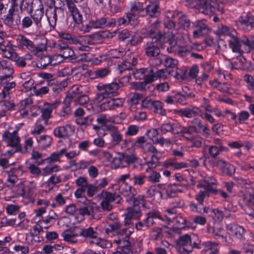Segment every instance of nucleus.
I'll return each instance as SVG.
<instances>
[{"label":"nucleus","mask_w":254,"mask_h":254,"mask_svg":"<svg viewBox=\"0 0 254 254\" xmlns=\"http://www.w3.org/2000/svg\"><path fill=\"white\" fill-rule=\"evenodd\" d=\"M140 215L138 209L133 207H128L124 220L127 228L121 229V225L117 221L110 223L105 227V232L108 235H117L114 239V243L124 253H127V250H128V247L130 246L129 236L134 231L132 220L137 219Z\"/></svg>","instance_id":"nucleus-1"},{"label":"nucleus","mask_w":254,"mask_h":254,"mask_svg":"<svg viewBox=\"0 0 254 254\" xmlns=\"http://www.w3.org/2000/svg\"><path fill=\"white\" fill-rule=\"evenodd\" d=\"M160 23V21L159 20H157L155 22L153 23L150 26L148 29H143L141 30V33L144 36H150L152 38V41L151 42H147L146 43L145 49V53L148 57H155L157 56V57H158L160 55H159L160 51L158 46V44L163 43L164 44V47L166 45L163 40L161 41L160 37H164L166 35H167V33H164L163 35L159 34L157 37H153V35L154 34Z\"/></svg>","instance_id":"nucleus-2"},{"label":"nucleus","mask_w":254,"mask_h":254,"mask_svg":"<svg viewBox=\"0 0 254 254\" xmlns=\"http://www.w3.org/2000/svg\"><path fill=\"white\" fill-rule=\"evenodd\" d=\"M232 36L227 39L229 46L233 53L239 54L243 53H249L252 48H254V38L244 37L240 39L237 36L236 31H233Z\"/></svg>","instance_id":"nucleus-3"},{"label":"nucleus","mask_w":254,"mask_h":254,"mask_svg":"<svg viewBox=\"0 0 254 254\" xmlns=\"http://www.w3.org/2000/svg\"><path fill=\"white\" fill-rule=\"evenodd\" d=\"M217 183V180L212 177H205L202 180L198 181L197 187L204 189V190L199 191L195 195V199L199 205H203L204 198L209 195L208 192L215 190Z\"/></svg>","instance_id":"nucleus-4"},{"label":"nucleus","mask_w":254,"mask_h":254,"mask_svg":"<svg viewBox=\"0 0 254 254\" xmlns=\"http://www.w3.org/2000/svg\"><path fill=\"white\" fill-rule=\"evenodd\" d=\"M46 49V47L42 46V47H37L34 50V54L36 55L39 60L37 63V66L45 68L48 65L51 64L53 65L58 64L64 61V55L62 54L55 55L51 59L50 56L45 55L43 52Z\"/></svg>","instance_id":"nucleus-5"},{"label":"nucleus","mask_w":254,"mask_h":254,"mask_svg":"<svg viewBox=\"0 0 254 254\" xmlns=\"http://www.w3.org/2000/svg\"><path fill=\"white\" fill-rule=\"evenodd\" d=\"M177 38L172 33L168 32L167 35L161 37L160 40H163L166 44L165 48H167L168 53H175L180 56H184L188 52V49L186 47L178 45L176 40Z\"/></svg>","instance_id":"nucleus-6"},{"label":"nucleus","mask_w":254,"mask_h":254,"mask_svg":"<svg viewBox=\"0 0 254 254\" xmlns=\"http://www.w3.org/2000/svg\"><path fill=\"white\" fill-rule=\"evenodd\" d=\"M154 64L159 65L164 63L166 68H172V71H175V76L177 78H183L185 75V71L179 69L177 67L178 61L167 57L164 55H161L158 57L153 59Z\"/></svg>","instance_id":"nucleus-7"},{"label":"nucleus","mask_w":254,"mask_h":254,"mask_svg":"<svg viewBox=\"0 0 254 254\" xmlns=\"http://www.w3.org/2000/svg\"><path fill=\"white\" fill-rule=\"evenodd\" d=\"M200 242L196 235L185 234L180 237L177 246L180 249H182L184 251L189 253L192 252L193 248L199 249Z\"/></svg>","instance_id":"nucleus-8"},{"label":"nucleus","mask_w":254,"mask_h":254,"mask_svg":"<svg viewBox=\"0 0 254 254\" xmlns=\"http://www.w3.org/2000/svg\"><path fill=\"white\" fill-rule=\"evenodd\" d=\"M163 216L165 217V225L173 223L179 228H183L186 226V220L181 216H176V211L175 209L164 211Z\"/></svg>","instance_id":"nucleus-9"},{"label":"nucleus","mask_w":254,"mask_h":254,"mask_svg":"<svg viewBox=\"0 0 254 254\" xmlns=\"http://www.w3.org/2000/svg\"><path fill=\"white\" fill-rule=\"evenodd\" d=\"M2 140L7 146L15 148V151H22V147L20 144V138L17 131L14 130L12 132L5 131L2 135Z\"/></svg>","instance_id":"nucleus-10"},{"label":"nucleus","mask_w":254,"mask_h":254,"mask_svg":"<svg viewBox=\"0 0 254 254\" xmlns=\"http://www.w3.org/2000/svg\"><path fill=\"white\" fill-rule=\"evenodd\" d=\"M1 19L5 25L10 28L18 26L21 23L20 16L13 6H10L7 13L3 16Z\"/></svg>","instance_id":"nucleus-11"},{"label":"nucleus","mask_w":254,"mask_h":254,"mask_svg":"<svg viewBox=\"0 0 254 254\" xmlns=\"http://www.w3.org/2000/svg\"><path fill=\"white\" fill-rule=\"evenodd\" d=\"M106 129L109 131L110 140L108 143V148L119 146L123 141V135L114 125H110L106 126Z\"/></svg>","instance_id":"nucleus-12"},{"label":"nucleus","mask_w":254,"mask_h":254,"mask_svg":"<svg viewBox=\"0 0 254 254\" xmlns=\"http://www.w3.org/2000/svg\"><path fill=\"white\" fill-rule=\"evenodd\" d=\"M136 79H143L145 83H149L156 80L154 70L151 68H139L132 72Z\"/></svg>","instance_id":"nucleus-13"},{"label":"nucleus","mask_w":254,"mask_h":254,"mask_svg":"<svg viewBox=\"0 0 254 254\" xmlns=\"http://www.w3.org/2000/svg\"><path fill=\"white\" fill-rule=\"evenodd\" d=\"M122 60L123 62L119 64L118 66V70L120 73L131 68L137 63V59L132 56L130 52H126Z\"/></svg>","instance_id":"nucleus-14"},{"label":"nucleus","mask_w":254,"mask_h":254,"mask_svg":"<svg viewBox=\"0 0 254 254\" xmlns=\"http://www.w3.org/2000/svg\"><path fill=\"white\" fill-rule=\"evenodd\" d=\"M115 19L109 18L102 17L96 20H92L87 25L86 32H89L91 28H101L105 26H113L116 24Z\"/></svg>","instance_id":"nucleus-15"},{"label":"nucleus","mask_w":254,"mask_h":254,"mask_svg":"<svg viewBox=\"0 0 254 254\" xmlns=\"http://www.w3.org/2000/svg\"><path fill=\"white\" fill-rule=\"evenodd\" d=\"M119 87V84L116 82L104 85L100 87L99 94L103 98L116 96Z\"/></svg>","instance_id":"nucleus-16"},{"label":"nucleus","mask_w":254,"mask_h":254,"mask_svg":"<svg viewBox=\"0 0 254 254\" xmlns=\"http://www.w3.org/2000/svg\"><path fill=\"white\" fill-rule=\"evenodd\" d=\"M144 6L142 2H135L132 4L130 12L127 13V17L129 22L134 23L143 12Z\"/></svg>","instance_id":"nucleus-17"},{"label":"nucleus","mask_w":254,"mask_h":254,"mask_svg":"<svg viewBox=\"0 0 254 254\" xmlns=\"http://www.w3.org/2000/svg\"><path fill=\"white\" fill-rule=\"evenodd\" d=\"M134 145L136 147L141 149L144 152H148L152 154L159 153V151L150 142H148L144 136L138 137L134 143Z\"/></svg>","instance_id":"nucleus-18"},{"label":"nucleus","mask_w":254,"mask_h":254,"mask_svg":"<svg viewBox=\"0 0 254 254\" xmlns=\"http://www.w3.org/2000/svg\"><path fill=\"white\" fill-rule=\"evenodd\" d=\"M118 196L116 192L113 193L108 191H103L102 193V200L101 203L102 209L104 210H110L112 208V202Z\"/></svg>","instance_id":"nucleus-19"},{"label":"nucleus","mask_w":254,"mask_h":254,"mask_svg":"<svg viewBox=\"0 0 254 254\" xmlns=\"http://www.w3.org/2000/svg\"><path fill=\"white\" fill-rule=\"evenodd\" d=\"M124 100L123 98H113L106 100L100 105L102 110H112L119 108L123 105Z\"/></svg>","instance_id":"nucleus-20"},{"label":"nucleus","mask_w":254,"mask_h":254,"mask_svg":"<svg viewBox=\"0 0 254 254\" xmlns=\"http://www.w3.org/2000/svg\"><path fill=\"white\" fill-rule=\"evenodd\" d=\"M186 190V187L179 183L166 186L164 188L165 193L167 197H173L178 192H183Z\"/></svg>","instance_id":"nucleus-21"},{"label":"nucleus","mask_w":254,"mask_h":254,"mask_svg":"<svg viewBox=\"0 0 254 254\" xmlns=\"http://www.w3.org/2000/svg\"><path fill=\"white\" fill-rule=\"evenodd\" d=\"M226 229L228 234L230 236L238 239H241L243 238L244 229L242 227L233 223L227 225Z\"/></svg>","instance_id":"nucleus-22"},{"label":"nucleus","mask_w":254,"mask_h":254,"mask_svg":"<svg viewBox=\"0 0 254 254\" xmlns=\"http://www.w3.org/2000/svg\"><path fill=\"white\" fill-rule=\"evenodd\" d=\"M17 45L20 48H27L31 50L34 53L35 48L33 43L24 35L19 34L17 37Z\"/></svg>","instance_id":"nucleus-23"},{"label":"nucleus","mask_w":254,"mask_h":254,"mask_svg":"<svg viewBox=\"0 0 254 254\" xmlns=\"http://www.w3.org/2000/svg\"><path fill=\"white\" fill-rule=\"evenodd\" d=\"M0 70H4L5 73L4 76H0V77H3L2 82L3 83L4 81L9 77L14 71L11 63L9 61L5 60L0 61Z\"/></svg>","instance_id":"nucleus-24"},{"label":"nucleus","mask_w":254,"mask_h":254,"mask_svg":"<svg viewBox=\"0 0 254 254\" xmlns=\"http://www.w3.org/2000/svg\"><path fill=\"white\" fill-rule=\"evenodd\" d=\"M204 125L199 119L194 118L191 121V125L188 128L185 130L184 132L187 133H199L201 132V130L204 127Z\"/></svg>","instance_id":"nucleus-25"},{"label":"nucleus","mask_w":254,"mask_h":254,"mask_svg":"<svg viewBox=\"0 0 254 254\" xmlns=\"http://www.w3.org/2000/svg\"><path fill=\"white\" fill-rule=\"evenodd\" d=\"M67 6L74 21L79 24L82 22V16L78 11L74 3L67 1Z\"/></svg>","instance_id":"nucleus-26"},{"label":"nucleus","mask_w":254,"mask_h":254,"mask_svg":"<svg viewBox=\"0 0 254 254\" xmlns=\"http://www.w3.org/2000/svg\"><path fill=\"white\" fill-rule=\"evenodd\" d=\"M17 171V170L15 168H13L10 171H6L7 178L5 182V185L7 188H12L18 182L19 179L16 174Z\"/></svg>","instance_id":"nucleus-27"},{"label":"nucleus","mask_w":254,"mask_h":254,"mask_svg":"<svg viewBox=\"0 0 254 254\" xmlns=\"http://www.w3.org/2000/svg\"><path fill=\"white\" fill-rule=\"evenodd\" d=\"M179 113L182 117L192 118L200 116L201 114V109L196 106H193L181 110Z\"/></svg>","instance_id":"nucleus-28"},{"label":"nucleus","mask_w":254,"mask_h":254,"mask_svg":"<svg viewBox=\"0 0 254 254\" xmlns=\"http://www.w3.org/2000/svg\"><path fill=\"white\" fill-rule=\"evenodd\" d=\"M44 15V9L42 6L36 9L34 13L31 15V17L33 20L34 23L36 28L40 29L41 28V20Z\"/></svg>","instance_id":"nucleus-29"},{"label":"nucleus","mask_w":254,"mask_h":254,"mask_svg":"<svg viewBox=\"0 0 254 254\" xmlns=\"http://www.w3.org/2000/svg\"><path fill=\"white\" fill-rule=\"evenodd\" d=\"M218 244L216 242L208 241L202 244V252L208 254H217L218 252Z\"/></svg>","instance_id":"nucleus-30"},{"label":"nucleus","mask_w":254,"mask_h":254,"mask_svg":"<svg viewBox=\"0 0 254 254\" xmlns=\"http://www.w3.org/2000/svg\"><path fill=\"white\" fill-rule=\"evenodd\" d=\"M80 235L85 237L86 240L90 243H91V241H92L93 239H95L98 237V233L96 229L91 227H88L81 230Z\"/></svg>","instance_id":"nucleus-31"},{"label":"nucleus","mask_w":254,"mask_h":254,"mask_svg":"<svg viewBox=\"0 0 254 254\" xmlns=\"http://www.w3.org/2000/svg\"><path fill=\"white\" fill-rule=\"evenodd\" d=\"M146 12L151 17H155L159 13V7L158 2L152 0H149V3L145 7Z\"/></svg>","instance_id":"nucleus-32"},{"label":"nucleus","mask_w":254,"mask_h":254,"mask_svg":"<svg viewBox=\"0 0 254 254\" xmlns=\"http://www.w3.org/2000/svg\"><path fill=\"white\" fill-rule=\"evenodd\" d=\"M154 219L162 220L165 222V217L163 218L158 211H155L150 212L147 214L146 218L144 219L145 225L147 226V227L151 226L155 223L153 220Z\"/></svg>","instance_id":"nucleus-33"},{"label":"nucleus","mask_w":254,"mask_h":254,"mask_svg":"<svg viewBox=\"0 0 254 254\" xmlns=\"http://www.w3.org/2000/svg\"><path fill=\"white\" fill-rule=\"evenodd\" d=\"M125 153L118 152L114 157L112 164L115 168L127 167V165L125 164Z\"/></svg>","instance_id":"nucleus-34"},{"label":"nucleus","mask_w":254,"mask_h":254,"mask_svg":"<svg viewBox=\"0 0 254 254\" xmlns=\"http://www.w3.org/2000/svg\"><path fill=\"white\" fill-rule=\"evenodd\" d=\"M191 133L183 132V136L188 140L191 142V146L196 148L200 147L201 146L202 139L201 137L196 136H191Z\"/></svg>","instance_id":"nucleus-35"},{"label":"nucleus","mask_w":254,"mask_h":254,"mask_svg":"<svg viewBox=\"0 0 254 254\" xmlns=\"http://www.w3.org/2000/svg\"><path fill=\"white\" fill-rule=\"evenodd\" d=\"M37 141L40 148L45 149L51 145L53 139L50 135H43L37 138Z\"/></svg>","instance_id":"nucleus-36"},{"label":"nucleus","mask_w":254,"mask_h":254,"mask_svg":"<svg viewBox=\"0 0 254 254\" xmlns=\"http://www.w3.org/2000/svg\"><path fill=\"white\" fill-rule=\"evenodd\" d=\"M59 104V103H56L45 105L42 109V118L45 119H49L53 109L56 108Z\"/></svg>","instance_id":"nucleus-37"},{"label":"nucleus","mask_w":254,"mask_h":254,"mask_svg":"<svg viewBox=\"0 0 254 254\" xmlns=\"http://www.w3.org/2000/svg\"><path fill=\"white\" fill-rule=\"evenodd\" d=\"M227 149V147L224 146L217 147L216 145H210L208 148V152L212 158H216V157L219 155L221 152L225 151Z\"/></svg>","instance_id":"nucleus-38"},{"label":"nucleus","mask_w":254,"mask_h":254,"mask_svg":"<svg viewBox=\"0 0 254 254\" xmlns=\"http://www.w3.org/2000/svg\"><path fill=\"white\" fill-rule=\"evenodd\" d=\"M59 170V166L57 165L47 164L46 166L42 169L41 175L43 176H46Z\"/></svg>","instance_id":"nucleus-39"},{"label":"nucleus","mask_w":254,"mask_h":254,"mask_svg":"<svg viewBox=\"0 0 254 254\" xmlns=\"http://www.w3.org/2000/svg\"><path fill=\"white\" fill-rule=\"evenodd\" d=\"M64 154V148L61 149L58 152L52 153L51 155L47 158V164H52L60 161L61 158Z\"/></svg>","instance_id":"nucleus-40"},{"label":"nucleus","mask_w":254,"mask_h":254,"mask_svg":"<svg viewBox=\"0 0 254 254\" xmlns=\"http://www.w3.org/2000/svg\"><path fill=\"white\" fill-rule=\"evenodd\" d=\"M127 52L130 51H125L123 48L112 49L108 52V56L112 58H120L121 57L123 58Z\"/></svg>","instance_id":"nucleus-41"},{"label":"nucleus","mask_w":254,"mask_h":254,"mask_svg":"<svg viewBox=\"0 0 254 254\" xmlns=\"http://www.w3.org/2000/svg\"><path fill=\"white\" fill-rule=\"evenodd\" d=\"M179 23L180 26L185 30H188L190 26V20L186 15L182 13L178 14Z\"/></svg>","instance_id":"nucleus-42"},{"label":"nucleus","mask_w":254,"mask_h":254,"mask_svg":"<svg viewBox=\"0 0 254 254\" xmlns=\"http://www.w3.org/2000/svg\"><path fill=\"white\" fill-rule=\"evenodd\" d=\"M3 55L4 58L10 59L12 61L16 60L18 58V55L11 45H8V48L3 53Z\"/></svg>","instance_id":"nucleus-43"},{"label":"nucleus","mask_w":254,"mask_h":254,"mask_svg":"<svg viewBox=\"0 0 254 254\" xmlns=\"http://www.w3.org/2000/svg\"><path fill=\"white\" fill-rule=\"evenodd\" d=\"M91 244H94L102 248H109L112 247V243L110 241L100 239L98 237L91 241Z\"/></svg>","instance_id":"nucleus-44"},{"label":"nucleus","mask_w":254,"mask_h":254,"mask_svg":"<svg viewBox=\"0 0 254 254\" xmlns=\"http://www.w3.org/2000/svg\"><path fill=\"white\" fill-rule=\"evenodd\" d=\"M155 113L164 115L165 114V110L163 108V103L158 100H154L153 105L152 108Z\"/></svg>","instance_id":"nucleus-45"},{"label":"nucleus","mask_w":254,"mask_h":254,"mask_svg":"<svg viewBox=\"0 0 254 254\" xmlns=\"http://www.w3.org/2000/svg\"><path fill=\"white\" fill-rule=\"evenodd\" d=\"M74 131V127L70 125H66L64 126V132H66V135L67 137L64 136V142H67L68 146L71 144V141L69 138V136L72 134Z\"/></svg>","instance_id":"nucleus-46"},{"label":"nucleus","mask_w":254,"mask_h":254,"mask_svg":"<svg viewBox=\"0 0 254 254\" xmlns=\"http://www.w3.org/2000/svg\"><path fill=\"white\" fill-rule=\"evenodd\" d=\"M80 90L79 86L77 85H73L71 88L67 92L65 97V100H69L74 98L76 96L79 92Z\"/></svg>","instance_id":"nucleus-47"},{"label":"nucleus","mask_w":254,"mask_h":254,"mask_svg":"<svg viewBox=\"0 0 254 254\" xmlns=\"http://www.w3.org/2000/svg\"><path fill=\"white\" fill-rule=\"evenodd\" d=\"M209 162L213 166H216L221 171L227 165V162L221 158H213L209 160Z\"/></svg>","instance_id":"nucleus-48"},{"label":"nucleus","mask_w":254,"mask_h":254,"mask_svg":"<svg viewBox=\"0 0 254 254\" xmlns=\"http://www.w3.org/2000/svg\"><path fill=\"white\" fill-rule=\"evenodd\" d=\"M20 206L15 204H8L6 207L5 210L6 213L10 215H16L19 212Z\"/></svg>","instance_id":"nucleus-49"},{"label":"nucleus","mask_w":254,"mask_h":254,"mask_svg":"<svg viewBox=\"0 0 254 254\" xmlns=\"http://www.w3.org/2000/svg\"><path fill=\"white\" fill-rule=\"evenodd\" d=\"M233 31H236L234 29H230L226 26L222 25L219 28L218 30V33L220 35H224L226 36L228 38H229L230 37L232 36V33Z\"/></svg>","instance_id":"nucleus-50"},{"label":"nucleus","mask_w":254,"mask_h":254,"mask_svg":"<svg viewBox=\"0 0 254 254\" xmlns=\"http://www.w3.org/2000/svg\"><path fill=\"white\" fill-rule=\"evenodd\" d=\"M110 71L107 67H104L94 71L91 75L94 78H103L107 75Z\"/></svg>","instance_id":"nucleus-51"},{"label":"nucleus","mask_w":254,"mask_h":254,"mask_svg":"<svg viewBox=\"0 0 254 254\" xmlns=\"http://www.w3.org/2000/svg\"><path fill=\"white\" fill-rule=\"evenodd\" d=\"M250 117V114L247 111H242L238 114L237 121H235L236 124H242L245 123Z\"/></svg>","instance_id":"nucleus-52"},{"label":"nucleus","mask_w":254,"mask_h":254,"mask_svg":"<svg viewBox=\"0 0 254 254\" xmlns=\"http://www.w3.org/2000/svg\"><path fill=\"white\" fill-rule=\"evenodd\" d=\"M43 121V120L41 119H38L37 121L35 127L31 132V133L33 135H39L45 131V127L43 126V125L41 124V121Z\"/></svg>","instance_id":"nucleus-53"},{"label":"nucleus","mask_w":254,"mask_h":254,"mask_svg":"<svg viewBox=\"0 0 254 254\" xmlns=\"http://www.w3.org/2000/svg\"><path fill=\"white\" fill-rule=\"evenodd\" d=\"M134 186H142L145 183L146 176L143 175H134L131 179Z\"/></svg>","instance_id":"nucleus-54"},{"label":"nucleus","mask_w":254,"mask_h":254,"mask_svg":"<svg viewBox=\"0 0 254 254\" xmlns=\"http://www.w3.org/2000/svg\"><path fill=\"white\" fill-rule=\"evenodd\" d=\"M16 83L15 82L12 81L11 82L7 83L4 86L2 90V98H6L9 95V91L15 87Z\"/></svg>","instance_id":"nucleus-55"},{"label":"nucleus","mask_w":254,"mask_h":254,"mask_svg":"<svg viewBox=\"0 0 254 254\" xmlns=\"http://www.w3.org/2000/svg\"><path fill=\"white\" fill-rule=\"evenodd\" d=\"M80 215V220H82L83 216L84 215H91L92 213V208L91 206H85L80 208L78 211Z\"/></svg>","instance_id":"nucleus-56"},{"label":"nucleus","mask_w":254,"mask_h":254,"mask_svg":"<svg viewBox=\"0 0 254 254\" xmlns=\"http://www.w3.org/2000/svg\"><path fill=\"white\" fill-rule=\"evenodd\" d=\"M11 241L10 237H5L3 240H0V245L2 249V253L1 254H11L9 249L6 246L7 243Z\"/></svg>","instance_id":"nucleus-57"},{"label":"nucleus","mask_w":254,"mask_h":254,"mask_svg":"<svg viewBox=\"0 0 254 254\" xmlns=\"http://www.w3.org/2000/svg\"><path fill=\"white\" fill-rule=\"evenodd\" d=\"M21 28L25 29L30 27L33 25L34 22L31 16H26L21 20Z\"/></svg>","instance_id":"nucleus-58"},{"label":"nucleus","mask_w":254,"mask_h":254,"mask_svg":"<svg viewBox=\"0 0 254 254\" xmlns=\"http://www.w3.org/2000/svg\"><path fill=\"white\" fill-rule=\"evenodd\" d=\"M14 106L13 102L3 100L0 102V109L3 110L5 112L10 110Z\"/></svg>","instance_id":"nucleus-59"},{"label":"nucleus","mask_w":254,"mask_h":254,"mask_svg":"<svg viewBox=\"0 0 254 254\" xmlns=\"http://www.w3.org/2000/svg\"><path fill=\"white\" fill-rule=\"evenodd\" d=\"M76 123L80 126H88L92 123V120L88 117H77L75 120Z\"/></svg>","instance_id":"nucleus-60"},{"label":"nucleus","mask_w":254,"mask_h":254,"mask_svg":"<svg viewBox=\"0 0 254 254\" xmlns=\"http://www.w3.org/2000/svg\"><path fill=\"white\" fill-rule=\"evenodd\" d=\"M154 73L156 76V79L157 78L165 79L171 73V70L167 68H164L158 70L156 72L154 71Z\"/></svg>","instance_id":"nucleus-61"},{"label":"nucleus","mask_w":254,"mask_h":254,"mask_svg":"<svg viewBox=\"0 0 254 254\" xmlns=\"http://www.w3.org/2000/svg\"><path fill=\"white\" fill-rule=\"evenodd\" d=\"M244 80L247 83L249 89L254 93V77L246 74L244 76Z\"/></svg>","instance_id":"nucleus-62"},{"label":"nucleus","mask_w":254,"mask_h":254,"mask_svg":"<svg viewBox=\"0 0 254 254\" xmlns=\"http://www.w3.org/2000/svg\"><path fill=\"white\" fill-rule=\"evenodd\" d=\"M121 193L125 196H129L130 194L133 195V191L134 189L129 185L127 184H123Z\"/></svg>","instance_id":"nucleus-63"},{"label":"nucleus","mask_w":254,"mask_h":254,"mask_svg":"<svg viewBox=\"0 0 254 254\" xmlns=\"http://www.w3.org/2000/svg\"><path fill=\"white\" fill-rule=\"evenodd\" d=\"M158 154L153 153L151 156V159L146 162L148 168H154L158 165L159 158L157 157Z\"/></svg>","instance_id":"nucleus-64"}]
</instances>
